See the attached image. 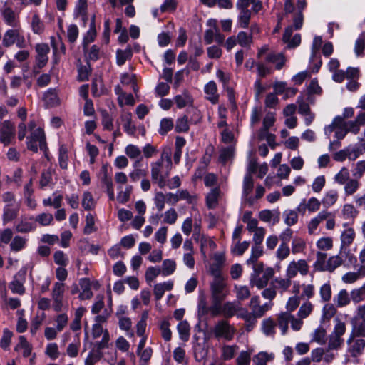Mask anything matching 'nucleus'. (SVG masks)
<instances>
[{
    "instance_id": "38",
    "label": "nucleus",
    "mask_w": 365,
    "mask_h": 365,
    "mask_svg": "<svg viewBox=\"0 0 365 365\" xmlns=\"http://www.w3.org/2000/svg\"><path fill=\"white\" fill-rule=\"evenodd\" d=\"M170 323L168 319H163L160 322L159 328L161 331V336L166 341H169L172 337V332L170 329Z\"/></svg>"
},
{
    "instance_id": "48",
    "label": "nucleus",
    "mask_w": 365,
    "mask_h": 365,
    "mask_svg": "<svg viewBox=\"0 0 365 365\" xmlns=\"http://www.w3.org/2000/svg\"><path fill=\"white\" fill-rule=\"evenodd\" d=\"M68 150L66 145H62L59 148L58 161L60 167L66 169L68 166Z\"/></svg>"
},
{
    "instance_id": "3",
    "label": "nucleus",
    "mask_w": 365,
    "mask_h": 365,
    "mask_svg": "<svg viewBox=\"0 0 365 365\" xmlns=\"http://www.w3.org/2000/svg\"><path fill=\"white\" fill-rule=\"evenodd\" d=\"M4 46L9 48L14 44L19 48L26 47V43L24 36L21 34L19 29H11L7 30L4 34L2 39Z\"/></svg>"
},
{
    "instance_id": "60",
    "label": "nucleus",
    "mask_w": 365,
    "mask_h": 365,
    "mask_svg": "<svg viewBox=\"0 0 365 365\" xmlns=\"http://www.w3.org/2000/svg\"><path fill=\"white\" fill-rule=\"evenodd\" d=\"M34 220L42 226H48L52 222L53 217L50 213H41L38 215Z\"/></svg>"
},
{
    "instance_id": "52",
    "label": "nucleus",
    "mask_w": 365,
    "mask_h": 365,
    "mask_svg": "<svg viewBox=\"0 0 365 365\" xmlns=\"http://www.w3.org/2000/svg\"><path fill=\"white\" fill-rule=\"evenodd\" d=\"M236 297L238 300L242 301L250 297V292L247 286H235Z\"/></svg>"
},
{
    "instance_id": "7",
    "label": "nucleus",
    "mask_w": 365,
    "mask_h": 365,
    "mask_svg": "<svg viewBox=\"0 0 365 365\" xmlns=\"http://www.w3.org/2000/svg\"><path fill=\"white\" fill-rule=\"evenodd\" d=\"M16 129L14 123L10 120H4L0 125V142L9 145L14 138Z\"/></svg>"
},
{
    "instance_id": "33",
    "label": "nucleus",
    "mask_w": 365,
    "mask_h": 365,
    "mask_svg": "<svg viewBox=\"0 0 365 365\" xmlns=\"http://www.w3.org/2000/svg\"><path fill=\"white\" fill-rule=\"evenodd\" d=\"M276 323L271 318L265 319L262 321V329L264 334L267 336H274L275 334Z\"/></svg>"
},
{
    "instance_id": "55",
    "label": "nucleus",
    "mask_w": 365,
    "mask_h": 365,
    "mask_svg": "<svg viewBox=\"0 0 365 365\" xmlns=\"http://www.w3.org/2000/svg\"><path fill=\"white\" fill-rule=\"evenodd\" d=\"M26 239L21 236H15L10 244L11 250L15 252H19L22 250L26 245Z\"/></svg>"
},
{
    "instance_id": "29",
    "label": "nucleus",
    "mask_w": 365,
    "mask_h": 365,
    "mask_svg": "<svg viewBox=\"0 0 365 365\" xmlns=\"http://www.w3.org/2000/svg\"><path fill=\"white\" fill-rule=\"evenodd\" d=\"M123 121V128L127 134L133 135L136 131V128L132 124V115L130 113H127L121 116Z\"/></svg>"
},
{
    "instance_id": "20",
    "label": "nucleus",
    "mask_w": 365,
    "mask_h": 365,
    "mask_svg": "<svg viewBox=\"0 0 365 365\" xmlns=\"http://www.w3.org/2000/svg\"><path fill=\"white\" fill-rule=\"evenodd\" d=\"M250 308L252 310L251 312L259 317H262L267 311L264 306L259 305V297L258 296H254L251 298Z\"/></svg>"
},
{
    "instance_id": "47",
    "label": "nucleus",
    "mask_w": 365,
    "mask_h": 365,
    "mask_svg": "<svg viewBox=\"0 0 365 365\" xmlns=\"http://www.w3.org/2000/svg\"><path fill=\"white\" fill-rule=\"evenodd\" d=\"M338 199V193L336 190H330L326 193L322 199V203L326 207L333 205Z\"/></svg>"
},
{
    "instance_id": "45",
    "label": "nucleus",
    "mask_w": 365,
    "mask_h": 365,
    "mask_svg": "<svg viewBox=\"0 0 365 365\" xmlns=\"http://www.w3.org/2000/svg\"><path fill=\"white\" fill-rule=\"evenodd\" d=\"M31 27L34 33L37 34H41L44 30V24L36 14L32 17Z\"/></svg>"
},
{
    "instance_id": "28",
    "label": "nucleus",
    "mask_w": 365,
    "mask_h": 365,
    "mask_svg": "<svg viewBox=\"0 0 365 365\" xmlns=\"http://www.w3.org/2000/svg\"><path fill=\"white\" fill-rule=\"evenodd\" d=\"M12 204L6 205L4 208L3 223L6 225L16 217L19 209L11 208Z\"/></svg>"
},
{
    "instance_id": "6",
    "label": "nucleus",
    "mask_w": 365,
    "mask_h": 365,
    "mask_svg": "<svg viewBox=\"0 0 365 365\" xmlns=\"http://www.w3.org/2000/svg\"><path fill=\"white\" fill-rule=\"evenodd\" d=\"M299 272L302 275L305 276L309 272V266L304 259H299L297 262H291L286 269V277L292 279L295 277L297 273Z\"/></svg>"
},
{
    "instance_id": "34",
    "label": "nucleus",
    "mask_w": 365,
    "mask_h": 365,
    "mask_svg": "<svg viewBox=\"0 0 365 365\" xmlns=\"http://www.w3.org/2000/svg\"><path fill=\"white\" fill-rule=\"evenodd\" d=\"M177 329L180 335V338L184 341H187L189 340L190 330V327L187 322L181 321L178 324Z\"/></svg>"
},
{
    "instance_id": "30",
    "label": "nucleus",
    "mask_w": 365,
    "mask_h": 365,
    "mask_svg": "<svg viewBox=\"0 0 365 365\" xmlns=\"http://www.w3.org/2000/svg\"><path fill=\"white\" fill-rule=\"evenodd\" d=\"M254 180L250 173L245 175L242 186V197H247L252 192Z\"/></svg>"
},
{
    "instance_id": "11",
    "label": "nucleus",
    "mask_w": 365,
    "mask_h": 365,
    "mask_svg": "<svg viewBox=\"0 0 365 365\" xmlns=\"http://www.w3.org/2000/svg\"><path fill=\"white\" fill-rule=\"evenodd\" d=\"M162 165V160H158L151 165L152 180L157 181V183L160 188H163L166 185L165 178L168 175V172L166 173L165 175L160 174Z\"/></svg>"
},
{
    "instance_id": "23",
    "label": "nucleus",
    "mask_w": 365,
    "mask_h": 365,
    "mask_svg": "<svg viewBox=\"0 0 365 365\" xmlns=\"http://www.w3.org/2000/svg\"><path fill=\"white\" fill-rule=\"evenodd\" d=\"M356 234L352 227L344 230L341 235V249L349 247L354 241Z\"/></svg>"
},
{
    "instance_id": "27",
    "label": "nucleus",
    "mask_w": 365,
    "mask_h": 365,
    "mask_svg": "<svg viewBox=\"0 0 365 365\" xmlns=\"http://www.w3.org/2000/svg\"><path fill=\"white\" fill-rule=\"evenodd\" d=\"M220 189L215 187L211 190L206 197V204L208 208L213 209L218 204V197L220 195Z\"/></svg>"
},
{
    "instance_id": "15",
    "label": "nucleus",
    "mask_w": 365,
    "mask_h": 365,
    "mask_svg": "<svg viewBox=\"0 0 365 365\" xmlns=\"http://www.w3.org/2000/svg\"><path fill=\"white\" fill-rule=\"evenodd\" d=\"M332 213L326 210H322L318 215L311 220L308 225L309 232L312 234L318 227L320 222L323 220H328L332 216Z\"/></svg>"
},
{
    "instance_id": "57",
    "label": "nucleus",
    "mask_w": 365,
    "mask_h": 365,
    "mask_svg": "<svg viewBox=\"0 0 365 365\" xmlns=\"http://www.w3.org/2000/svg\"><path fill=\"white\" fill-rule=\"evenodd\" d=\"M174 126L173 121L171 118H163L160 121L159 133L165 135L168 131L173 129Z\"/></svg>"
},
{
    "instance_id": "53",
    "label": "nucleus",
    "mask_w": 365,
    "mask_h": 365,
    "mask_svg": "<svg viewBox=\"0 0 365 365\" xmlns=\"http://www.w3.org/2000/svg\"><path fill=\"white\" fill-rule=\"evenodd\" d=\"M350 302V297L348 292L346 289H341L336 297V305L341 307L349 304Z\"/></svg>"
},
{
    "instance_id": "1",
    "label": "nucleus",
    "mask_w": 365,
    "mask_h": 365,
    "mask_svg": "<svg viewBox=\"0 0 365 365\" xmlns=\"http://www.w3.org/2000/svg\"><path fill=\"white\" fill-rule=\"evenodd\" d=\"M26 143L28 150L34 153H37L38 145L39 149L45 153L46 156L47 155L48 148L43 128L38 127L34 131L31 132L29 135L26 138Z\"/></svg>"
},
{
    "instance_id": "21",
    "label": "nucleus",
    "mask_w": 365,
    "mask_h": 365,
    "mask_svg": "<svg viewBox=\"0 0 365 365\" xmlns=\"http://www.w3.org/2000/svg\"><path fill=\"white\" fill-rule=\"evenodd\" d=\"M238 309V302H227L222 304V315L225 318H231L237 314Z\"/></svg>"
},
{
    "instance_id": "36",
    "label": "nucleus",
    "mask_w": 365,
    "mask_h": 365,
    "mask_svg": "<svg viewBox=\"0 0 365 365\" xmlns=\"http://www.w3.org/2000/svg\"><path fill=\"white\" fill-rule=\"evenodd\" d=\"M284 223L288 226H292L298 222V214L294 210H286L283 212Z\"/></svg>"
},
{
    "instance_id": "62",
    "label": "nucleus",
    "mask_w": 365,
    "mask_h": 365,
    "mask_svg": "<svg viewBox=\"0 0 365 365\" xmlns=\"http://www.w3.org/2000/svg\"><path fill=\"white\" fill-rule=\"evenodd\" d=\"M365 173V160H361L355 164V167L352 170V175L356 179L362 178Z\"/></svg>"
},
{
    "instance_id": "63",
    "label": "nucleus",
    "mask_w": 365,
    "mask_h": 365,
    "mask_svg": "<svg viewBox=\"0 0 365 365\" xmlns=\"http://www.w3.org/2000/svg\"><path fill=\"white\" fill-rule=\"evenodd\" d=\"M237 349V346L225 345L222 347V357L224 360H230L234 357L235 353Z\"/></svg>"
},
{
    "instance_id": "14",
    "label": "nucleus",
    "mask_w": 365,
    "mask_h": 365,
    "mask_svg": "<svg viewBox=\"0 0 365 365\" xmlns=\"http://www.w3.org/2000/svg\"><path fill=\"white\" fill-rule=\"evenodd\" d=\"M204 91L206 93L207 99L212 104H216L219 102V95L217 94V87L215 81H209L204 88Z\"/></svg>"
},
{
    "instance_id": "64",
    "label": "nucleus",
    "mask_w": 365,
    "mask_h": 365,
    "mask_svg": "<svg viewBox=\"0 0 365 365\" xmlns=\"http://www.w3.org/2000/svg\"><path fill=\"white\" fill-rule=\"evenodd\" d=\"M365 51V37L364 35H360L356 39L354 46V52L357 56H360Z\"/></svg>"
},
{
    "instance_id": "4",
    "label": "nucleus",
    "mask_w": 365,
    "mask_h": 365,
    "mask_svg": "<svg viewBox=\"0 0 365 365\" xmlns=\"http://www.w3.org/2000/svg\"><path fill=\"white\" fill-rule=\"evenodd\" d=\"M213 332L216 338L230 341L233 339L236 329L227 321L220 320L215 324Z\"/></svg>"
},
{
    "instance_id": "49",
    "label": "nucleus",
    "mask_w": 365,
    "mask_h": 365,
    "mask_svg": "<svg viewBox=\"0 0 365 365\" xmlns=\"http://www.w3.org/2000/svg\"><path fill=\"white\" fill-rule=\"evenodd\" d=\"M351 299L355 303H359L365 299V283L360 288L351 291Z\"/></svg>"
},
{
    "instance_id": "35",
    "label": "nucleus",
    "mask_w": 365,
    "mask_h": 365,
    "mask_svg": "<svg viewBox=\"0 0 365 365\" xmlns=\"http://www.w3.org/2000/svg\"><path fill=\"white\" fill-rule=\"evenodd\" d=\"M356 178H350L344 184V192L346 195H354L359 189L360 182Z\"/></svg>"
},
{
    "instance_id": "12",
    "label": "nucleus",
    "mask_w": 365,
    "mask_h": 365,
    "mask_svg": "<svg viewBox=\"0 0 365 365\" xmlns=\"http://www.w3.org/2000/svg\"><path fill=\"white\" fill-rule=\"evenodd\" d=\"M262 273L261 277L259 276L250 284L252 286H256L259 289L265 287L274 277V270L272 267H267Z\"/></svg>"
},
{
    "instance_id": "24",
    "label": "nucleus",
    "mask_w": 365,
    "mask_h": 365,
    "mask_svg": "<svg viewBox=\"0 0 365 365\" xmlns=\"http://www.w3.org/2000/svg\"><path fill=\"white\" fill-rule=\"evenodd\" d=\"M343 260L339 255L332 256L329 258L324 267H321V271H334L338 267L342 264Z\"/></svg>"
},
{
    "instance_id": "17",
    "label": "nucleus",
    "mask_w": 365,
    "mask_h": 365,
    "mask_svg": "<svg viewBox=\"0 0 365 365\" xmlns=\"http://www.w3.org/2000/svg\"><path fill=\"white\" fill-rule=\"evenodd\" d=\"M175 103L178 108L186 106L190 107L193 103V98L187 91H184L181 95H177L174 98Z\"/></svg>"
},
{
    "instance_id": "58",
    "label": "nucleus",
    "mask_w": 365,
    "mask_h": 365,
    "mask_svg": "<svg viewBox=\"0 0 365 365\" xmlns=\"http://www.w3.org/2000/svg\"><path fill=\"white\" fill-rule=\"evenodd\" d=\"M342 214L346 219H354L358 215V211L353 205L346 204L343 207Z\"/></svg>"
},
{
    "instance_id": "39",
    "label": "nucleus",
    "mask_w": 365,
    "mask_h": 365,
    "mask_svg": "<svg viewBox=\"0 0 365 365\" xmlns=\"http://www.w3.org/2000/svg\"><path fill=\"white\" fill-rule=\"evenodd\" d=\"M176 269V263L173 259H165L163 262L161 273L163 276L172 274Z\"/></svg>"
},
{
    "instance_id": "61",
    "label": "nucleus",
    "mask_w": 365,
    "mask_h": 365,
    "mask_svg": "<svg viewBox=\"0 0 365 365\" xmlns=\"http://www.w3.org/2000/svg\"><path fill=\"white\" fill-rule=\"evenodd\" d=\"M161 269L159 267H150L147 269L145 274V280L147 282L150 283L153 282L160 274Z\"/></svg>"
},
{
    "instance_id": "46",
    "label": "nucleus",
    "mask_w": 365,
    "mask_h": 365,
    "mask_svg": "<svg viewBox=\"0 0 365 365\" xmlns=\"http://www.w3.org/2000/svg\"><path fill=\"white\" fill-rule=\"evenodd\" d=\"M349 179V172L346 167H343L334 176L335 182L340 185H344Z\"/></svg>"
},
{
    "instance_id": "32",
    "label": "nucleus",
    "mask_w": 365,
    "mask_h": 365,
    "mask_svg": "<svg viewBox=\"0 0 365 365\" xmlns=\"http://www.w3.org/2000/svg\"><path fill=\"white\" fill-rule=\"evenodd\" d=\"M259 217L262 221L267 222H270L272 218L274 221L278 222L279 220V210H264L259 212Z\"/></svg>"
},
{
    "instance_id": "19",
    "label": "nucleus",
    "mask_w": 365,
    "mask_h": 365,
    "mask_svg": "<svg viewBox=\"0 0 365 365\" xmlns=\"http://www.w3.org/2000/svg\"><path fill=\"white\" fill-rule=\"evenodd\" d=\"M173 282L171 281L163 283H158L154 286L153 293L156 301L160 300L166 290L169 291L173 289Z\"/></svg>"
},
{
    "instance_id": "59",
    "label": "nucleus",
    "mask_w": 365,
    "mask_h": 365,
    "mask_svg": "<svg viewBox=\"0 0 365 365\" xmlns=\"http://www.w3.org/2000/svg\"><path fill=\"white\" fill-rule=\"evenodd\" d=\"M343 342L344 339L341 337L331 334L328 342V349L331 350L338 349L341 347Z\"/></svg>"
},
{
    "instance_id": "37",
    "label": "nucleus",
    "mask_w": 365,
    "mask_h": 365,
    "mask_svg": "<svg viewBox=\"0 0 365 365\" xmlns=\"http://www.w3.org/2000/svg\"><path fill=\"white\" fill-rule=\"evenodd\" d=\"M189 120L187 115L177 119L175 126L176 133H185L189 130Z\"/></svg>"
},
{
    "instance_id": "22",
    "label": "nucleus",
    "mask_w": 365,
    "mask_h": 365,
    "mask_svg": "<svg viewBox=\"0 0 365 365\" xmlns=\"http://www.w3.org/2000/svg\"><path fill=\"white\" fill-rule=\"evenodd\" d=\"M266 61L276 63V69L280 70L285 64V58L282 53H269L266 56Z\"/></svg>"
},
{
    "instance_id": "9",
    "label": "nucleus",
    "mask_w": 365,
    "mask_h": 365,
    "mask_svg": "<svg viewBox=\"0 0 365 365\" xmlns=\"http://www.w3.org/2000/svg\"><path fill=\"white\" fill-rule=\"evenodd\" d=\"M225 282H220L219 279L212 281L210 284L212 300L223 302L227 295Z\"/></svg>"
},
{
    "instance_id": "25",
    "label": "nucleus",
    "mask_w": 365,
    "mask_h": 365,
    "mask_svg": "<svg viewBox=\"0 0 365 365\" xmlns=\"http://www.w3.org/2000/svg\"><path fill=\"white\" fill-rule=\"evenodd\" d=\"M292 314L288 312H282L277 317V324L282 330V334L284 335L288 330V324L290 322Z\"/></svg>"
},
{
    "instance_id": "18",
    "label": "nucleus",
    "mask_w": 365,
    "mask_h": 365,
    "mask_svg": "<svg viewBox=\"0 0 365 365\" xmlns=\"http://www.w3.org/2000/svg\"><path fill=\"white\" fill-rule=\"evenodd\" d=\"M352 330L350 336L355 337H365V322L359 321L356 318L351 319Z\"/></svg>"
},
{
    "instance_id": "10",
    "label": "nucleus",
    "mask_w": 365,
    "mask_h": 365,
    "mask_svg": "<svg viewBox=\"0 0 365 365\" xmlns=\"http://www.w3.org/2000/svg\"><path fill=\"white\" fill-rule=\"evenodd\" d=\"M64 284L56 282L52 289L53 308L56 312H61L63 307V297L64 293Z\"/></svg>"
},
{
    "instance_id": "2",
    "label": "nucleus",
    "mask_w": 365,
    "mask_h": 365,
    "mask_svg": "<svg viewBox=\"0 0 365 365\" xmlns=\"http://www.w3.org/2000/svg\"><path fill=\"white\" fill-rule=\"evenodd\" d=\"M35 51L36 52V55L35 56V61L32 67V73L34 76L39 74L41 70L48 63V54L50 52V48L47 43H37L35 46Z\"/></svg>"
},
{
    "instance_id": "13",
    "label": "nucleus",
    "mask_w": 365,
    "mask_h": 365,
    "mask_svg": "<svg viewBox=\"0 0 365 365\" xmlns=\"http://www.w3.org/2000/svg\"><path fill=\"white\" fill-rule=\"evenodd\" d=\"M1 15L3 16L4 21L8 26L11 27L18 26L19 24L18 16L15 14L14 11L11 8L4 6L1 9Z\"/></svg>"
},
{
    "instance_id": "56",
    "label": "nucleus",
    "mask_w": 365,
    "mask_h": 365,
    "mask_svg": "<svg viewBox=\"0 0 365 365\" xmlns=\"http://www.w3.org/2000/svg\"><path fill=\"white\" fill-rule=\"evenodd\" d=\"M237 42L238 43L242 46L246 47L247 46H250L252 43V34L248 35L245 31H240L237 34Z\"/></svg>"
},
{
    "instance_id": "26",
    "label": "nucleus",
    "mask_w": 365,
    "mask_h": 365,
    "mask_svg": "<svg viewBox=\"0 0 365 365\" xmlns=\"http://www.w3.org/2000/svg\"><path fill=\"white\" fill-rule=\"evenodd\" d=\"M133 52L130 46H128L126 49H118L116 52V63L118 66H123L125 61L130 59Z\"/></svg>"
},
{
    "instance_id": "43",
    "label": "nucleus",
    "mask_w": 365,
    "mask_h": 365,
    "mask_svg": "<svg viewBox=\"0 0 365 365\" xmlns=\"http://www.w3.org/2000/svg\"><path fill=\"white\" fill-rule=\"evenodd\" d=\"M43 99L48 106L53 107L58 104L57 93L51 89L45 93Z\"/></svg>"
},
{
    "instance_id": "54",
    "label": "nucleus",
    "mask_w": 365,
    "mask_h": 365,
    "mask_svg": "<svg viewBox=\"0 0 365 365\" xmlns=\"http://www.w3.org/2000/svg\"><path fill=\"white\" fill-rule=\"evenodd\" d=\"M187 113L190 115V122L191 123L197 124L202 119V115L200 111L194 106L188 107L187 109Z\"/></svg>"
},
{
    "instance_id": "51",
    "label": "nucleus",
    "mask_w": 365,
    "mask_h": 365,
    "mask_svg": "<svg viewBox=\"0 0 365 365\" xmlns=\"http://www.w3.org/2000/svg\"><path fill=\"white\" fill-rule=\"evenodd\" d=\"M125 153L131 159H143L141 156V150L136 145L132 144L127 145L125 149Z\"/></svg>"
},
{
    "instance_id": "8",
    "label": "nucleus",
    "mask_w": 365,
    "mask_h": 365,
    "mask_svg": "<svg viewBox=\"0 0 365 365\" xmlns=\"http://www.w3.org/2000/svg\"><path fill=\"white\" fill-rule=\"evenodd\" d=\"M356 338L350 336L347 340V353L354 358H357L361 355L365 349V339Z\"/></svg>"
},
{
    "instance_id": "44",
    "label": "nucleus",
    "mask_w": 365,
    "mask_h": 365,
    "mask_svg": "<svg viewBox=\"0 0 365 365\" xmlns=\"http://www.w3.org/2000/svg\"><path fill=\"white\" fill-rule=\"evenodd\" d=\"M275 116L274 113H268L263 119L261 133H267L269 129L274 125Z\"/></svg>"
},
{
    "instance_id": "40",
    "label": "nucleus",
    "mask_w": 365,
    "mask_h": 365,
    "mask_svg": "<svg viewBox=\"0 0 365 365\" xmlns=\"http://www.w3.org/2000/svg\"><path fill=\"white\" fill-rule=\"evenodd\" d=\"M263 254V250L261 245H255L252 247V252L250 258L246 261L247 264L250 265L257 261Z\"/></svg>"
},
{
    "instance_id": "42",
    "label": "nucleus",
    "mask_w": 365,
    "mask_h": 365,
    "mask_svg": "<svg viewBox=\"0 0 365 365\" xmlns=\"http://www.w3.org/2000/svg\"><path fill=\"white\" fill-rule=\"evenodd\" d=\"M101 182L106 187V191L110 200H114V188L112 178L108 176V174L103 175Z\"/></svg>"
},
{
    "instance_id": "41",
    "label": "nucleus",
    "mask_w": 365,
    "mask_h": 365,
    "mask_svg": "<svg viewBox=\"0 0 365 365\" xmlns=\"http://www.w3.org/2000/svg\"><path fill=\"white\" fill-rule=\"evenodd\" d=\"M96 202L92 194L87 191L83 193L82 206L86 210H91L95 207Z\"/></svg>"
},
{
    "instance_id": "50",
    "label": "nucleus",
    "mask_w": 365,
    "mask_h": 365,
    "mask_svg": "<svg viewBox=\"0 0 365 365\" xmlns=\"http://www.w3.org/2000/svg\"><path fill=\"white\" fill-rule=\"evenodd\" d=\"M272 359V357L266 352H260L254 356L252 362L254 365H267V363Z\"/></svg>"
},
{
    "instance_id": "16",
    "label": "nucleus",
    "mask_w": 365,
    "mask_h": 365,
    "mask_svg": "<svg viewBox=\"0 0 365 365\" xmlns=\"http://www.w3.org/2000/svg\"><path fill=\"white\" fill-rule=\"evenodd\" d=\"M34 217H31L29 220L27 217H21V220L16 225V231L21 233H27L34 230L36 226L29 220H33Z\"/></svg>"
},
{
    "instance_id": "31",
    "label": "nucleus",
    "mask_w": 365,
    "mask_h": 365,
    "mask_svg": "<svg viewBox=\"0 0 365 365\" xmlns=\"http://www.w3.org/2000/svg\"><path fill=\"white\" fill-rule=\"evenodd\" d=\"M291 284H292V281L287 277H286V278H284V279L277 277V278H275L272 282V285L274 286L275 289H281L282 292L287 291L289 288Z\"/></svg>"
},
{
    "instance_id": "5",
    "label": "nucleus",
    "mask_w": 365,
    "mask_h": 365,
    "mask_svg": "<svg viewBox=\"0 0 365 365\" xmlns=\"http://www.w3.org/2000/svg\"><path fill=\"white\" fill-rule=\"evenodd\" d=\"M27 267H23L14 275L13 280L9 283V288L14 294H23L25 292L24 284L26 281V275L27 273Z\"/></svg>"
}]
</instances>
